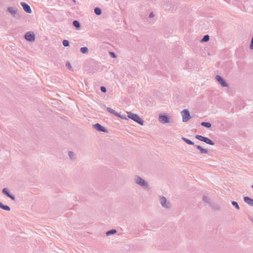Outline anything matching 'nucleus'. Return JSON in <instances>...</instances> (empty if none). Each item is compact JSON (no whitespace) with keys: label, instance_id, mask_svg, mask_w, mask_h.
I'll return each mask as SVG.
<instances>
[{"label":"nucleus","instance_id":"nucleus-1","mask_svg":"<svg viewBox=\"0 0 253 253\" xmlns=\"http://www.w3.org/2000/svg\"><path fill=\"white\" fill-rule=\"evenodd\" d=\"M134 181L136 184L143 188L149 189V185L147 182L139 176L135 175L134 178Z\"/></svg>","mask_w":253,"mask_h":253},{"label":"nucleus","instance_id":"nucleus-2","mask_svg":"<svg viewBox=\"0 0 253 253\" xmlns=\"http://www.w3.org/2000/svg\"><path fill=\"white\" fill-rule=\"evenodd\" d=\"M127 117L129 119H131L134 122H136L138 124L143 126V121L140 119L139 116L135 114H132L130 112H127Z\"/></svg>","mask_w":253,"mask_h":253},{"label":"nucleus","instance_id":"nucleus-3","mask_svg":"<svg viewBox=\"0 0 253 253\" xmlns=\"http://www.w3.org/2000/svg\"><path fill=\"white\" fill-rule=\"evenodd\" d=\"M196 138L198 140L203 141L208 144L211 145H214V143L210 139H209L208 137H206L200 135H196L195 136Z\"/></svg>","mask_w":253,"mask_h":253},{"label":"nucleus","instance_id":"nucleus-4","mask_svg":"<svg viewBox=\"0 0 253 253\" xmlns=\"http://www.w3.org/2000/svg\"><path fill=\"white\" fill-rule=\"evenodd\" d=\"M159 202L162 206L165 209H169L171 205L169 202H167L166 197L164 196H159Z\"/></svg>","mask_w":253,"mask_h":253},{"label":"nucleus","instance_id":"nucleus-5","mask_svg":"<svg viewBox=\"0 0 253 253\" xmlns=\"http://www.w3.org/2000/svg\"><path fill=\"white\" fill-rule=\"evenodd\" d=\"M181 114L182 116L183 122L185 123L188 122L191 118L190 116V112L187 109H184L182 110L181 112Z\"/></svg>","mask_w":253,"mask_h":253},{"label":"nucleus","instance_id":"nucleus-6","mask_svg":"<svg viewBox=\"0 0 253 253\" xmlns=\"http://www.w3.org/2000/svg\"><path fill=\"white\" fill-rule=\"evenodd\" d=\"M25 39L29 42H34L35 40V36L33 32H28L25 35Z\"/></svg>","mask_w":253,"mask_h":253},{"label":"nucleus","instance_id":"nucleus-7","mask_svg":"<svg viewBox=\"0 0 253 253\" xmlns=\"http://www.w3.org/2000/svg\"><path fill=\"white\" fill-rule=\"evenodd\" d=\"M215 79L218 82V83L220 84L221 85V86H222V87L228 86V84L219 75H216L215 76Z\"/></svg>","mask_w":253,"mask_h":253},{"label":"nucleus","instance_id":"nucleus-8","mask_svg":"<svg viewBox=\"0 0 253 253\" xmlns=\"http://www.w3.org/2000/svg\"><path fill=\"white\" fill-rule=\"evenodd\" d=\"M7 10L13 17H16L18 9L16 7L9 6L7 7Z\"/></svg>","mask_w":253,"mask_h":253},{"label":"nucleus","instance_id":"nucleus-9","mask_svg":"<svg viewBox=\"0 0 253 253\" xmlns=\"http://www.w3.org/2000/svg\"><path fill=\"white\" fill-rule=\"evenodd\" d=\"M20 4H21V6L23 7L24 10L26 12H27L29 14H31L32 12V9H31L30 6L28 4H27L26 3H25L24 2H21Z\"/></svg>","mask_w":253,"mask_h":253},{"label":"nucleus","instance_id":"nucleus-10","mask_svg":"<svg viewBox=\"0 0 253 253\" xmlns=\"http://www.w3.org/2000/svg\"><path fill=\"white\" fill-rule=\"evenodd\" d=\"M93 127L95 129H96L97 130H98L99 131L103 132H107V130L99 124L97 123V124L94 125Z\"/></svg>","mask_w":253,"mask_h":253},{"label":"nucleus","instance_id":"nucleus-11","mask_svg":"<svg viewBox=\"0 0 253 253\" xmlns=\"http://www.w3.org/2000/svg\"><path fill=\"white\" fill-rule=\"evenodd\" d=\"M159 121L162 124L169 123V118L167 116L161 115L159 117Z\"/></svg>","mask_w":253,"mask_h":253},{"label":"nucleus","instance_id":"nucleus-12","mask_svg":"<svg viewBox=\"0 0 253 253\" xmlns=\"http://www.w3.org/2000/svg\"><path fill=\"white\" fill-rule=\"evenodd\" d=\"M2 193L8 198H10L12 200L15 201V198L10 194L8 189L6 188H3L2 189Z\"/></svg>","mask_w":253,"mask_h":253},{"label":"nucleus","instance_id":"nucleus-13","mask_svg":"<svg viewBox=\"0 0 253 253\" xmlns=\"http://www.w3.org/2000/svg\"><path fill=\"white\" fill-rule=\"evenodd\" d=\"M194 146L198 150L200 151V153L201 154H207L208 153V150L207 149H204V148H203L202 147H201L199 145H195Z\"/></svg>","mask_w":253,"mask_h":253},{"label":"nucleus","instance_id":"nucleus-14","mask_svg":"<svg viewBox=\"0 0 253 253\" xmlns=\"http://www.w3.org/2000/svg\"><path fill=\"white\" fill-rule=\"evenodd\" d=\"M244 201L251 206H253V199H251L248 197H245L244 198Z\"/></svg>","mask_w":253,"mask_h":253},{"label":"nucleus","instance_id":"nucleus-15","mask_svg":"<svg viewBox=\"0 0 253 253\" xmlns=\"http://www.w3.org/2000/svg\"><path fill=\"white\" fill-rule=\"evenodd\" d=\"M0 208L6 211H9L10 210V208L9 206L7 205H3L1 202H0Z\"/></svg>","mask_w":253,"mask_h":253},{"label":"nucleus","instance_id":"nucleus-16","mask_svg":"<svg viewBox=\"0 0 253 253\" xmlns=\"http://www.w3.org/2000/svg\"><path fill=\"white\" fill-rule=\"evenodd\" d=\"M106 109L108 112L114 115L115 116H119V113L116 112L114 110L112 109V108L110 107H107Z\"/></svg>","mask_w":253,"mask_h":253},{"label":"nucleus","instance_id":"nucleus-17","mask_svg":"<svg viewBox=\"0 0 253 253\" xmlns=\"http://www.w3.org/2000/svg\"><path fill=\"white\" fill-rule=\"evenodd\" d=\"M181 139L188 144L194 145V143L190 139H188L185 137H182Z\"/></svg>","mask_w":253,"mask_h":253},{"label":"nucleus","instance_id":"nucleus-18","mask_svg":"<svg viewBox=\"0 0 253 253\" xmlns=\"http://www.w3.org/2000/svg\"><path fill=\"white\" fill-rule=\"evenodd\" d=\"M117 233V230L116 229H111L109 230L106 232V235L107 236H110L111 235Z\"/></svg>","mask_w":253,"mask_h":253},{"label":"nucleus","instance_id":"nucleus-19","mask_svg":"<svg viewBox=\"0 0 253 253\" xmlns=\"http://www.w3.org/2000/svg\"><path fill=\"white\" fill-rule=\"evenodd\" d=\"M201 125V126L207 128H210L211 126V124L209 122H202Z\"/></svg>","mask_w":253,"mask_h":253},{"label":"nucleus","instance_id":"nucleus-20","mask_svg":"<svg viewBox=\"0 0 253 253\" xmlns=\"http://www.w3.org/2000/svg\"><path fill=\"white\" fill-rule=\"evenodd\" d=\"M209 40H210V36L208 35H206L204 36L203 39L201 40V42H207L209 41Z\"/></svg>","mask_w":253,"mask_h":253},{"label":"nucleus","instance_id":"nucleus-21","mask_svg":"<svg viewBox=\"0 0 253 253\" xmlns=\"http://www.w3.org/2000/svg\"><path fill=\"white\" fill-rule=\"evenodd\" d=\"M80 51L84 54H86L88 52V49L86 47H83L81 48Z\"/></svg>","mask_w":253,"mask_h":253},{"label":"nucleus","instance_id":"nucleus-22","mask_svg":"<svg viewBox=\"0 0 253 253\" xmlns=\"http://www.w3.org/2000/svg\"><path fill=\"white\" fill-rule=\"evenodd\" d=\"M94 12L97 15H100L101 14L102 11L100 8L96 7L94 9Z\"/></svg>","mask_w":253,"mask_h":253},{"label":"nucleus","instance_id":"nucleus-23","mask_svg":"<svg viewBox=\"0 0 253 253\" xmlns=\"http://www.w3.org/2000/svg\"><path fill=\"white\" fill-rule=\"evenodd\" d=\"M203 200L205 203L210 204V200L209 197L206 196H204L203 197Z\"/></svg>","mask_w":253,"mask_h":253},{"label":"nucleus","instance_id":"nucleus-24","mask_svg":"<svg viewBox=\"0 0 253 253\" xmlns=\"http://www.w3.org/2000/svg\"><path fill=\"white\" fill-rule=\"evenodd\" d=\"M73 25L75 27L77 28H79L81 26L80 23L77 20H74L73 22Z\"/></svg>","mask_w":253,"mask_h":253},{"label":"nucleus","instance_id":"nucleus-25","mask_svg":"<svg viewBox=\"0 0 253 253\" xmlns=\"http://www.w3.org/2000/svg\"><path fill=\"white\" fill-rule=\"evenodd\" d=\"M68 156L71 160H74L75 159L74 153L72 151H69Z\"/></svg>","mask_w":253,"mask_h":253},{"label":"nucleus","instance_id":"nucleus-26","mask_svg":"<svg viewBox=\"0 0 253 253\" xmlns=\"http://www.w3.org/2000/svg\"><path fill=\"white\" fill-rule=\"evenodd\" d=\"M232 204L233 206L235 207V208L237 210L240 209L239 206L238 205V203L235 201L232 202Z\"/></svg>","mask_w":253,"mask_h":253},{"label":"nucleus","instance_id":"nucleus-27","mask_svg":"<svg viewBox=\"0 0 253 253\" xmlns=\"http://www.w3.org/2000/svg\"><path fill=\"white\" fill-rule=\"evenodd\" d=\"M63 45L67 47L69 46V42L67 40H64L63 41Z\"/></svg>","mask_w":253,"mask_h":253},{"label":"nucleus","instance_id":"nucleus-28","mask_svg":"<svg viewBox=\"0 0 253 253\" xmlns=\"http://www.w3.org/2000/svg\"><path fill=\"white\" fill-rule=\"evenodd\" d=\"M100 90H101L102 92L104 93L106 92L107 91L106 87L103 86H101Z\"/></svg>","mask_w":253,"mask_h":253},{"label":"nucleus","instance_id":"nucleus-29","mask_svg":"<svg viewBox=\"0 0 253 253\" xmlns=\"http://www.w3.org/2000/svg\"><path fill=\"white\" fill-rule=\"evenodd\" d=\"M117 117H119L122 119H125V120H126L127 118H126V117L124 115H121L119 113V116H116Z\"/></svg>","mask_w":253,"mask_h":253},{"label":"nucleus","instance_id":"nucleus-30","mask_svg":"<svg viewBox=\"0 0 253 253\" xmlns=\"http://www.w3.org/2000/svg\"><path fill=\"white\" fill-rule=\"evenodd\" d=\"M66 67H67L69 69H71L72 66L69 62H67L66 64Z\"/></svg>","mask_w":253,"mask_h":253},{"label":"nucleus","instance_id":"nucleus-31","mask_svg":"<svg viewBox=\"0 0 253 253\" xmlns=\"http://www.w3.org/2000/svg\"><path fill=\"white\" fill-rule=\"evenodd\" d=\"M111 55L114 57V58H116L117 57V55H116V54L114 53V52H110Z\"/></svg>","mask_w":253,"mask_h":253},{"label":"nucleus","instance_id":"nucleus-32","mask_svg":"<svg viewBox=\"0 0 253 253\" xmlns=\"http://www.w3.org/2000/svg\"><path fill=\"white\" fill-rule=\"evenodd\" d=\"M154 16V14H153V13L151 12L150 14H149V18H152Z\"/></svg>","mask_w":253,"mask_h":253},{"label":"nucleus","instance_id":"nucleus-33","mask_svg":"<svg viewBox=\"0 0 253 253\" xmlns=\"http://www.w3.org/2000/svg\"><path fill=\"white\" fill-rule=\"evenodd\" d=\"M73 0V1L74 3H75V2H76V0Z\"/></svg>","mask_w":253,"mask_h":253},{"label":"nucleus","instance_id":"nucleus-34","mask_svg":"<svg viewBox=\"0 0 253 253\" xmlns=\"http://www.w3.org/2000/svg\"><path fill=\"white\" fill-rule=\"evenodd\" d=\"M252 187L253 188V184L252 185Z\"/></svg>","mask_w":253,"mask_h":253},{"label":"nucleus","instance_id":"nucleus-35","mask_svg":"<svg viewBox=\"0 0 253 253\" xmlns=\"http://www.w3.org/2000/svg\"><path fill=\"white\" fill-rule=\"evenodd\" d=\"M252 222H253V219H252Z\"/></svg>","mask_w":253,"mask_h":253}]
</instances>
